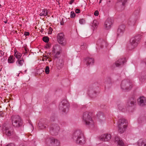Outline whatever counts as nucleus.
Segmentation results:
<instances>
[{"label":"nucleus","mask_w":146,"mask_h":146,"mask_svg":"<svg viewBox=\"0 0 146 146\" xmlns=\"http://www.w3.org/2000/svg\"><path fill=\"white\" fill-rule=\"evenodd\" d=\"M72 138L77 143L80 145H82L85 143V138L84 134L79 130H76L74 133Z\"/></svg>","instance_id":"f257e3e1"},{"label":"nucleus","mask_w":146,"mask_h":146,"mask_svg":"<svg viewBox=\"0 0 146 146\" xmlns=\"http://www.w3.org/2000/svg\"><path fill=\"white\" fill-rule=\"evenodd\" d=\"M127 125V121L124 119H120L118 121V131L121 133H123L125 131Z\"/></svg>","instance_id":"f03ea898"},{"label":"nucleus","mask_w":146,"mask_h":146,"mask_svg":"<svg viewBox=\"0 0 146 146\" xmlns=\"http://www.w3.org/2000/svg\"><path fill=\"white\" fill-rule=\"evenodd\" d=\"M11 120L13 125L15 127H19L22 125L21 119L19 115H13Z\"/></svg>","instance_id":"7ed1b4c3"},{"label":"nucleus","mask_w":146,"mask_h":146,"mask_svg":"<svg viewBox=\"0 0 146 146\" xmlns=\"http://www.w3.org/2000/svg\"><path fill=\"white\" fill-rule=\"evenodd\" d=\"M121 86L123 90H130L132 87V82L129 80H124L122 82Z\"/></svg>","instance_id":"20e7f679"},{"label":"nucleus","mask_w":146,"mask_h":146,"mask_svg":"<svg viewBox=\"0 0 146 146\" xmlns=\"http://www.w3.org/2000/svg\"><path fill=\"white\" fill-rule=\"evenodd\" d=\"M140 36H135L132 38L130 40V44L129 46L130 49H132L136 46L138 44V42L140 40Z\"/></svg>","instance_id":"39448f33"},{"label":"nucleus","mask_w":146,"mask_h":146,"mask_svg":"<svg viewBox=\"0 0 146 146\" xmlns=\"http://www.w3.org/2000/svg\"><path fill=\"white\" fill-rule=\"evenodd\" d=\"M60 129V127L56 124H53L51 125L50 132L52 135H57Z\"/></svg>","instance_id":"423d86ee"},{"label":"nucleus","mask_w":146,"mask_h":146,"mask_svg":"<svg viewBox=\"0 0 146 146\" xmlns=\"http://www.w3.org/2000/svg\"><path fill=\"white\" fill-rule=\"evenodd\" d=\"M57 39L58 43L61 45L64 46L66 45V40L62 33H60L58 34Z\"/></svg>","instance_id":"0eeeda50"},{"label":"nucleus","mask_w":146,"mask_h":146,"mask_svg":"<svg viewBox=\"0 0 146 146\" xmlns=\"http://www.w3.org/2000/svg\"><path fill=\"white\" fill-rule=\"evenodd\" d=\"M69 107V105L67 101L66 100H63L60 104L59 106V109L62 111L65 112L66 110H68Z\"/></svg>","instance_id":"6e6552de"},{"label":"nucleus","mask_w":146,"mask_h":146,"mask_svg":"<svg viewBox=\"0 0 146 146\" xmlns=\"http://www.w3.org/2000/svg\"><path fill=\"white\" fill-rule=\"evenodd\" d=\"M113 22V18L109 17L106 21L104 25V27L106 29H109L111 27V25Z\"/></svg>","instance_id":"1a4fd4ad"},{"label":"nucleus","mask_w":146,"mask_h":146,"mask_svg":"<svg viewBox=\"0 0 146 146\" xmlns=\"http://www.w3.org/2000/svg\"><path fill=\"white\" fill-rule=\"evenodd\" d=\"M87 118L90 120V121H91V113L88 112H86L83 113V119L85 124H88Z\"/></svg>","instance_id":"9d476101"},{"label":"nucleus","mask_w":146,"mask_h":146,"mask_svg":"<svg viewBox=\"0 0 146 146\" xmlns=\"http://www.w3.org/2000/svg\"><path fill=\"white\" fill-rule=\"evenodd\" d=\"M111 138V136L110 134L106 133L102 135L99 137V139L101 141H107L110 140Z\"/></svg>","instance_id":"9b49d317"},{"label":"nucleus","mask_w":146,"mask_h":146,"mask_svg":"<svg viewBox=\"0 0 146 146\" xmlns=\"http://www.w3.org/2000/svg\"><path fill=\"white\" fill-rule=\"evenodd\" d=\"M125 29V26L124 25H121L119 26L116 32L117 36L122 35Z\"/></svg>","instance_id":"f8f14e48"},{"label":"nucleus","mask_w":146,"mask_h":146,"mask_svg":"<svg viewBox=\"0 0 146 146\" xmlns=\"http://www.w3.org/2000/svg\"><path fill=\"white\" fill-rule=\"evenodd\" d=\"M3 131L7 135L9 136L12 135L13 132V129L10 127H6Z\"/></svg>","instance_id":"ddd939ff"},{"label":"nucleus","mask_w":146,"mask_h":146,"mask_svg":"<svg viewBox=\"0 0 146 146\" xmlns=\"http://www.w3.org/2000/svg\"><path fill=\"white\" fill-rule=\"evenodd\" d=\"M50 143L51 146H58L60 144L59 141L54 138L50 139Z\"/></svg>","instance_id":"4468645a"},{"label":"nucleus","mask_w":146,"mask_h":146,"mask_svg":"<svg viewBox=\"0 0 146 146\" xmlns=\"http://www.w3.org/2000/svg\"><path fill=\"white\" fill-rule=\"evenodd\" d=\"M139 104L141 106H143L146 105V98L143 97H140L139 99H138Z\"/></svg>","instance_id":"2eb2a0df"},{"label":"nucleus","mask_w":146,"mask_h":146,"mask_svg":"<svg viewBox=\"0 0 146 146\" xmlns=\"http://www.w3.org/2000/svg\"><path fill=\"white\" fill-rule=\"evenodd\" d=\"M64 61L62 59H59L57 61L56 66L59 69H61L63 66Z\"/></svg>","instance_id":"dca6fc26"},{"label":"nucleus","mask_w":146,"mask_h":146,"mask_svg":"<svg viewBox=\"0 0 146 146\" xmlns=\"http://www.w3.org/2000/svg\"><path fill=\"white\" fill-rule=\"evenodd\" d=\"M97 116L99 121L100 122H103L105 120V117L103 114L102 112H99L97 115Z\"/></svg>","instance_id":"f3484780"},{"label":"nucleus","mask_w":146,"mask_h":146,"mask_svg":"<svg viewBox=\"0 0 146 146\" xmlns=\"http://www.w3.org/2000/svg\"><path fill=\"white\" fill-rule=\"evenodd\" d=\"M126 61V59L125 58L120 59L115 63V65L117 67L119 66L123 65Z\"/></svg>","instance_id":"a211bd4d"},{"label":"nucleus","mask_w":146,"mask_h":146,"mask_svg":"<svg viewBox=\"0 0 146 146\" xmlns=\"http://www.w3.org/2000/svg\"><path fill=\"white\" fill-rule=\"evenodd\" d=\"M115 142L117 143L118 145L120 146H123V142L121 139L118 136H116L115 137Z\"/></svg>","instance_id":"6ab92c4d"},{"label":"nucleus","mask_w":146,"mask_h":146,"mask_svg":"<svg viewBox=\"0 0 146 146\" xmlns=\"http://www.w3.org/2000/svg\"><path fill=\"white\" fill-rule=\"evenodd\" d=\"M137 143L139 146H146V139H140L138 141Z\"/></svg>","instance_id":"aec40b11"},{"label":"nucleus","mask_w":146,"mask_h":146,"mask_svg":"<svg viewBox=\"0 0 146 146\" xmlns=\"http://www.w3.org/2000/svg\"><path fill=\"white\" fill-rule=\"evenodd\" d=\"M97 44L102 47L106 44V41L102 39H100L97 41Z\"/></svg>","instance_id":"412c9836"},{"label":"nucleus","mask_w":146,"mask_h":146,"mask_svg":"<svg viewBox=\"0 0 146 146\" xmlns=\"http://www.w3.org/2000/svg\"><path fill=\"white\" fill-rule=\"evenodd\" d=\"M61 50V49L60 46L58 45H57L53 47L52 52L53 53H55L56 52Z\"/></svg>","instance_id":"4be33fe9"},{"label":"nucleus","mask_w":146,"mask_h":146,"mask_svg":"<svg viewBox=\"0 0 146 146\" xmlns=\"http://www.w3.org/2000/svg\"><path fill=\"white\" fill-rule=\"evenodd\" d=\"M87 64L88 65L90 64H92L94 62V59L92 58H88L86 59Z\"/></svg>","instance_id":"5701e85b"},{"label":"nucleus","mask_w":146,"mask_h":146,"mask_svg":"<svg viewBox=\"0 0 146 146\" xmlns=\"http://www.w3.org/2000/svg\"><path fill=\"white\" fill-rule=\"evenodd\" d=\"M24 61L23 58H21L18 59L16 61V63L17 65L19 66H22L24 63Z\"/></svg>","instance_id":"b1692460"},{"label":"nucleus","mask_w":146,"mask_h":146,"mask_svg":"<svg viewBox=\"0 0 146 146\" xmlns=\"http://www.w3.org/2000/svg\"><path fill=\"white\" fill-rule=\"evenodd\" d=\"M38 128L40 129H45L46 127V125L42 122V121H40L38 124Z\"/></svg>","instance_id":"393cba45"},{"label":"nucleus","mask_w":146,"mask_h":146,"mask_svg":"<svg viewBox=\"0 0 146 146\" xmlns=\"http://www.w3.org/2000/svg\"><path fill=\"white\" fill-rule=\"evenodd\" d=\"M136 102L135 100H134L131 101H129L126 104L127 106V107H132L135 105Z\"/></svg>","instance_id":"a878e982"},{"label":"nucleus","mask_w":146,"mask_h":146,"mask_svg":"<svg viewBox=\"0 0 146 146\" xmlns=\"http://www.w3.org/2000/svg\"><path fill=\"white\" fill-rule=\"evenodd\" d=\"M14 55L16 58L18 59L21 58L22 54L21 53L17 52V50H15Z\"/></svg>","instance_id":"bb28decb"},{"label":"nucleus","mask_w":146,"mask_h":146,"mask_svg":"<svg viewBox=\"0 0 146 146\" xmlns=\"http://www.w3.org/2000/svg\"><path fill=\"white\" fill-rule=\"evenodd\" d=\"M136 21V19H134L133 18H131L129 19L128 23L129 25H134Z\"/></svg>","instance_id":"cd10ccee"},{"label":"nucleus","mask_w":146,"mask_h":146,"mask_svg":"<svg viewBox=\"0 0 146 146\" xmlns=\"http://www.w3.org/2000/svg\"><path fill=\"white\" fill-rule=\"evenodd\" d=\"M15 57L13 55L10 56L8 59V61L9 63H13L14 62Z\"/></svg>","instance_id":"c85d7f7f"},{"label":"nucleus","mask_w":146,"mask_h":146,"mask_svg":"<svg viewBox=\"0 0 146 146\" xmlns=\"http://www.w3.org/2000/svg\"><path fill=\"white\" fill-rule=\"evenodd\" d=\"M47 15V10H42V11L40 13V16H46Z\"/></svg>","instance_id":"c756f323"},{"label":"nucleus","mask_w":146,"mask_h":146,"mask_svg":"<svg viewBox=\"0 0 146 146\" xmlns=\"http://www.w3.org/2000/svg\"><path fill=\"white\" fill-rule=\"evenodd\" d=\"M81 48L82 50H85L86 49L87 46L86 44L85 43H82L81 45Z\"/></svg>","instance_id":"7c9ffc66"},{"label":"nucleus","mask_w":146,"mask_h":146,"mask_svg":"<svg viewBox=\"0 0 146 146\" xmlns=\"http://www.w3.org/2000/svg\"><path fill=\"white\" fill-rule=\"evenodd\" d=\"M61 52V50L56 52L55 53H54V57L55 58H57L58 56L60 54Z\"/></svg>","instance_id":"2f4dec72"},{"label":"nucleus","mask_w":146,"mask_h":146,"mask_svg":"<svg viewBox=\"0 0 146 146\" xmlns=\"http://www.w3.org/2000/svg\"><path fill=\"white\" fill-rule=\"evenodd\" d=\"M43 40L45 42H48L49 40V38L47 36H44L42 38Z\"/></svg>","instance_id":"473e14b6"},{"label":"nucleus","mask_w":146,"mask_h":146,"mask_svg":"<svg viewBox=\"0 0 146 146\" xmlns=\"http://www.w3.org/2000/svg\"><path fill=\"white\" fill-rule=\"evenodd\" d=\"M45 72L46 74H48L50 72L49 68L48 66H46L45 68Z\"/></svg>","instance_id":"72a5a7b5"},{"label":"nucleus","mask_w":146,"mask_h":146,"mask_svg":"<svg viewBox=\"0 0 146 146\" xmlns=\"http://www.w3.org/2000/svg\"><path fill=\"white\" fill-rule=\"evenodd\" d=\"M75 13H74V11H72L71 12L70 17L71 18H74L75 17Z\"/></svg>","instance_id":"f704fd0d"},{"label":"nucleus","mask_w":146,"mask_h":146,"mask_svg":"<svg viewBox=\"0 0 146 146\" xmlns=\"http://www.w3.org/2000/svg\"><path fill=\"white\" fill-rule=\"evenodd\" d=\"M79 23L81 24H83L85 23V21L83 19H80L79 20Z\"/></svg>","instance_id":"c9c22d12"},{"label":"nucleus","mask_w":146,"mask_h":146,"mask_svg":"<svg viewBox=\"0 0 146 146\" xmlns=\"http://www.w3.org/2000/svg\"><path fill=\"white\" fill-rule=\"evenodd\" d=\"M87 120H88V121H87L88 124H85L86 125H89L92 123L93 121L92 120V118H91V121H90V120L88 118H87Z\"/></svg>","instance_id":"e433bc0d"},{"label":"nucleus","mask_w":146,"mask_h":146,"mask_svg":"<svg viewBox=\"0 0 146 146\" xmlns=\"http://www.w3.org/2000/svg\"><path fill=\"white\" fill-rule=\"evenodd\" d=\"M52 29L51 27H50L48 29V34H51L52 33Z\"/></svg>","instance_id":"4c0bfd02"},{"label":"nucleus","mask_w":146,"mask_h":146,"mask_svg":"<svg viewBox=\"0 0 146 146\" xmlns=\"http://www.w3.org/2000/svg\"><path fill=\"white\" fill-rule=\"evenodd\" d=\"M94 15L95 16H98L99 15V12L98 10L95 11L94 13Z\"/></svg>","instance_id":"58836bf2"},{"label":"nucleus","mask_w":146,"mask_h":146,"mask_svg":"<svg viewBox=\"0 0 146 146\" xmlns=\"http://www.w3.org/2000/svg\"><path fill=\"white\" fill-rule=\"evenodd\" d=\"M127 0H121L122 5L123 6L125 5V3L127 2Z\"/></svg>","instance_id":"ea45409f"},{"label":"nucleus","mask_w":146,"mask_h":146,"mask_svg":"<svg viewBox=\"0 0 146 146\" xmlns=\"http://www.w3.org/2000/svg\"><path fill=\"white\" fill-rule=\"evenodd\" d=\"M93 26L95 27H96L97 26V25L96 23V21L94 20L93 21Z\"/></svg>","instance_id":"a19ab883"},{"label":"nucleus","mask_w":146,"mask_h":146,"mask_svg":"<svg viewBox=\"0 0 146 146\" xmlns=\"http://www.w3.org/2000/svg\"><path fill=\"white\" fill-rule=\"evenodd\" d=\"M0 115L1 117H3L4 116V113L3 112L1 111H0Z\"/></svg>","instance_id":"79ce46f5"},{"label":"nucleus","mask_w":146,"mask_h":146,"mask_svg":"<svg viewBox=\"0 0 146 146\" xmlns=\"http://www.w3.org/2000/svg\"><path fill=\"white\" fill-rule=\"evenodd\" d=\"M29 35V33L28 32H25L24 35L25 36H28Z\"/></svg>","instance_id":"37998d69"},{"label":"nucleus","mask_w":146,"mask_h":146,"mask_svg":"<svg viewBox=\"0 0 146 146\" xmlns=\"http://www.w3.org/2000/svg\"><path fill=\"white\" fill-rule=\"evenodd\" d=\"M75 12L77 13H79L80 12V10H76Z\"/></svg>","instance_id":"c03bdc74"},{"label":"nucleus","mask_w":146,"mask_h":146,"mask_svg":"<svg viewBox=\"0 0 146 146\" xmlns=\"http://www.w3.org/2000/svg\"><path fill=\"white\" fill-rule=\"evenodd\" d=\"M74 0H71L69 2V4H72L74 2Z\"/></svg>","instance_id":"a18cd8bd"},{"label":"nucleus","mask_w":146,"mask_h":146,"mask_svg":"<svg viewBox=\"0 0 146 146\" xmlns=\"http://www.w3.org/2000/svg\"><path fill=\"white\" fill-rule=\"evenodd\" d=\"M6 146H14V145L13 143H11L10 144H9L7 145Z\"/></svg>","instance_id":"49530a36"},{"label":"nucleus","mask_w":146,"mask_h":146,"mask_svg":"<svg viewBox=\"0 0 146 146\" xmlns=\"http://www.w3.org/2000/svg\"><path fill=\"white\" fill-rule=\"evenodd\" d=\"M44 57L46 58V60L47 59H48L49 58V56H44Z\"/></svg>","instance_id":"de8ad7c7"},{"label":"nucleus","mask_w":146,"mask_h":146,"mask_svg":"<svg viewBox=\"0 0 146 146\" xmlns=\"http://www.w3.org/2000/svg\"><path fill=\"white\" fill-rule=\"evenodd\" d=\"M25 51L27 52H28V49L27 48H25Z\"/></svg>","instance_id":"09e8293b"},{"label":"nucleus","mask_w":146,"mask_h":146,"mask_svg":"<svg viewBox=\"0 0 146 146\" xmlns=\"http://www.w3.org/2000/svg\"><path fill=\"white\" fill-rule=\"evenodd\" d=\"M27 52H26V51H25V52H24V54H25V55L27 53Z\"/></svg>","instance_id":"8fccbe9b"},{"label":"nucleus","mask_w":146,"mask_h":146,"mask_svg":"<svg viewBox=\"0 0 146 146\" xmlns=\"http://www.w3.org/2000/svg\"><path fill=\"white\" fill-rule=\"evenodd\" d=\"M4 22L5 23H6L7 22V21H4Z\"/></svg>","instance_id":"3c124183"},{"label":"nucleus","mask_w":146,"mask_h":146,"mask_svg":"<svg viewBox=\"0 0 146 146\" xmlns=\"http://www.w3.org/2000/svg\"><path fill=\"white\" fill-rule=\"evenodd\" d=\"M27 70H25V73H26V72H27Z\"/></svg>","instance_id":"603ef678"},{"label":"nucleus","mask_w":146,"mask_h":146,"mask_svg":"<svg viewBox=\"0 0 146 146\" xmlns=\"http://www.w3.org/2000/svg\"><path fill=\"white\" fill-rule=\"evenodd\" d=\"M108 2L109 3H110V0H109V1H108Z\"/></svg>","instance_id":"864d4df0"},{"label":"nucleus","mask_w":146,"mask_h":146,"mask_svg":"<svg viewBox=\"0 0 146 146\" xmlns=\"http://www.w3.org/2000/svg\"><path fill=\"white\" fill-rule=\"evenodd\" d=\"M101 1H100V2H99V3H100L101 2Z\"/></svg>","instance_id":"5fc2aeb1"},{"label":"nucleus","mask_w":146,"mask_h":146,"mask_svg":"<svg viewBox=\"0 0 146 146\" xmlns=\"http://www.w3.org/2000/svg\"><path fill=\"white\" fill-rule=\"evenodd\" d=\"M50 53H49V55H50Z\"/></svg>","instance_id":"6e6d98bb"},{"label":"nucleus","mask_w":146,"mask_h":146,"mask_svg":"<svg viewBox=\"0 0 146 146\" xmlns=\"http://www.w3.org/2000/svg\"><path fill=\"white\" fill-rule=\"evenodd\" d=\"M1 127V125L0 124V127Z\"/></svg>","instance_id":"4d7b16f0"}]
</instances>
